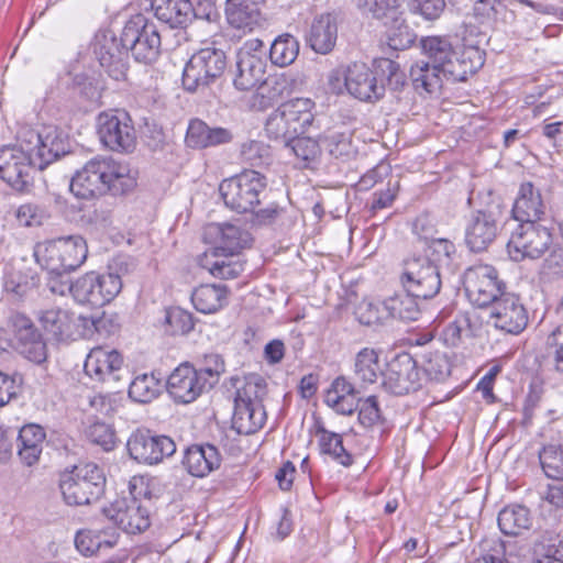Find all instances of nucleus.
<instances>
[{"label": "nucleus", "mask_w": 563, "mask_h": 563, "mask_svg": "<svg viewBox=\"0 0 563 563\" xmlns=\"http://www.w3.org/2000/svg\"><path fill=\"white\" fill-rule=\"evenodd\" d=\"M266 59L261 57L236 56L234 86L239 90H250L265 81Z\"/></svg>", "instance_id": "32"}, {"label": "nucleus", "mask_w": 563, "mask_h": 563, "mask_svg": "<svg viewBox=\"0 0 563 563\" xmlns=\"http://www.w3.org/2000/svg\"><path fill=\"white\" fill-rule=\"evenodd\" d=\"M129 52L123 53H109L102 52L97 55L101 67L106 69L110 77L115 80H121L125 77L128 70V58Z\"/></svg>", "instance_id": "56"}, {"label": "nucleus", "mask_w": 563, "mask_h": 563, "mask_svg": "<svg viewBox=\"0 0 563 563\" xmlns=\"http://www.w3.org/2000/svg\"><path fill=\"white\" fill-rule=\"evenodd\" d=\"M266 421V411L264 407H254L241 402H234V412L232 417V428L239 434H253L257 432Z\"/></svg>", "instance_id": "34"}, {"label": "nucleus", "mask_w": 563, "mask_h": 563, "mask_svg": "<svg viewBox=\"0 0 563 563\" xmlns=\"http://www.w3.org/2000/svg\"><path fill=\"white\" fill-rule=\"evenodd\" d=\"M346 80L347 93L362 102L375 103L385 96L384 80L364 63L349 65Z\"/></svg>", "instance_id": "19"}, {"label": "nucleus", "mask_w": 563, "mask_h": 563, "mask_svg": "<svg viewBox=\"0 0 563 563\" xmlns=\"http://www.w3.org/2000/svg\"><path fill=\"white\" fill-rule=\"evenodd\" d=\"M266 177L253 169H245L242 173L224 179L219 186L220 195L224 205L238 212H254L261 205L266 194Z\"/></svg>", "instance_id": "6"}, {"label": "nucleus", "mask_w": 563, "mask_h": 563, "mask_svg": "<svg viewBox=\"0 0 563 563\" xmlns=\"http://www.w3.org/2000/svg\"><path fill=\"white\" fill-rule=\"evenodd\" d=\"M318 434H320L319 445L322 453L332 456L343 466H350L353 463L351 454L343 446L340 434L328 431L324 428H319Z\"/></svg>", "instance_id": "47"}, {"label": "nucleus", "mask_w": 563, "mask_h": 563, "mask_svg": "<svg viewBox=\"0 0 563 563\" xmlns=\"http://www.w3.org/2000/svg\"><path fill=\"white\" fill-rule=\"evenodd\" d=\"M199 264L212 276L222 279L234 278L241 272V265L232 263L221 253L217 254L216 251L205 252L199 258Z\"/></svg>", "instance_id": "43"}, {"label": "nucleus", "mask_w": 563, "mask_h": 563, "mask_svg": "<svg viewBox=\"0 0 563 563\" xmlns=\"http://www.w3.org/2000/svg\"><path fill=\"white\" fill-rule=\"evenodd\" d=\"M402 2L404 0H357V8L363 14L388 24L390 19L402 12Z\"/></svg>", "instance_id": "42"}, {"label": "nucleus", "mask_w": 563, "mask_h": 563, "mask_svg": "<svg viewBox=\"0 0 563 563\" xmlns=\"http://www.w3.org/2000/svg\"><path fill=\"white\" fill-rule=\"evenodd\" d=\"M409 8L412 13L420 14L428 21L440 18L445 9V0H409Z\"/></svg>", "instance_id": "63"}, {"label": "nucleus", "mask_w": 563, "mask_h": 563, "mask_svg": "<svg viewBox=\"0 0 563 563\" xmlns=\"http://www.w3.org/2000/svg\"><path fill=\"white\" fill-rule=\"evenodd\" d=\"M497 232L498 220L492 211H474L465 224V244L472 252H483L495 241Z\"/></svg>", "instance_id": "22"}, {"label": "nucleus", "mask_w": 563, "mask_h": 563, "mask_svg": "<svg viewBox=\"0 0 563 563\" xmlns=\"http://www.w3.org/2000/svg\"><path fill=\"white\" fill-rule=\"evenodd\" d=\"M266 382L258 375H251L246 378L243 387L236 390L234 402H241L243 399L246 405L254 407H264L263 398L266 395Z\"/></svg>", "instance_id": "50"}, {"label": "nucleus", "mask_w": 563, "mask_h": 563, "mask_svg": "<svg viewBox=\"0 0 563 563\" xmlns=\"http://www.w3.org/2000/svg\"><path fill=\"white\" fill-rule=\"evenodd\" d=\"M547 351L554 372L563 374V323L549 334Z\"/></svg>", "instance_id": "58"}, {"label": "nucleus", "mask_w": 563, "mask_h": 563, "mask_svg": "<svg viewBox=\"0 0 563 563\" xmlns=\"http://www.w3.org/2000/svg\"><path fill=\"white\" fill-rule=\"evenodd\" d=\"M164 324L172 335H185L195 327L192 314L179 307L166 309Z\"/></svg>", "instance_id": "51"}, {"label": "nucleus", "mask_w": 563, "mask_h": 563, "mask_svg": "<svg viewBox=\"0 0 563 563\" xmlns=\"http://www.w3.org/2000/svg\"><path fill=\"white\" fill-rule=\"evenodd\" d=\"M126 448L133 460L147 465L158 464L176 452L172 438L140 429L130 435Z\"/></svg>", "instance_id": "15"}, {"label": "nucleus", "mask_w": 563, "mask_h": 563, "mask_svg": "<svg viewBox=\"0 0 563 563\" xmlns=\"http://www.w3.org/2000/svg\"><path fill=\"white\" fill-rule=\"evenodd\" d=\"M152 8L156 18L170 27H186L191 22L190 0H152Z\"/></svg>", "instance_id": "31"}, {"label": "nucleus", "mask_w": 563, "mask_h": 563, "mask_svg": "<svg viewBox=\"0 0 563 563\" xmlns=\"http://www.w3.org/2000/svg\"><path fill=\"white\" fill-rule=\"evenodd\" d=\"M552 234L540 224L520 223L512 231L507 243V251L512 261L519 262L525 258H539L550 247Z\"/></svg>", "instance_id": "14"}, {"label": "nucleus", "mask_w": 563, "mask_h": 563, "mask_svg": "<svg viewBox=\"0 0 563 563\" xmlns=\"http://www.w3.org/2000/svg\"><path fill=\"white\" fill-rule=\"evenodd\" d=\"M233 135L224 128H210L201 120H192L189 123L186 143L194 148H205L231 142Z\"/></svg>", "instance_id": "29"}, {"label": "nucleus", "mask_w": 563, "mask_h": 563, "mask_svg": "<svg viewBox=\"0 0 563 563\" xmlns=\"http://www.w3.org/2000/svg\"><path fill=\"white\" fill-rule=\"evenodd\" d=\"M427 60L411 66L410 78L419 93H433L441 89L443 78L464 81L484 65V53L475 46L453 48L445 36H427L420 41Z\"/></svg>", "instance_id": "1"}, {"label": "nucleus", "mask_w": 563, "mask_h": 563, "mask_svg": "<svg viewBox=\"0 0 563 563\" xmlns=\"http://www.w3.org/2000/svg\"><path fill=\"white\" fill-rule=\"evenodd\" d=\"M45 439V429L40 424L27 423L20 429L16 438L18 456L24 465L33 466L38 463Z\"/></svg>", "instance_id": "27"}, {"label": "nucleus", "mask_w": 563, "mask_h": 563, "mask_svg": "<svg viewBox=\"0 0 563 563\" xmlns=\"http://www.w3.org/2000/svg\"><path fill=\"white\" fill-rule=\"evenodd\" d=\"M71 295L79 303L102 307L103 299L99 291L98 274L90 272L73 283Z\"/></svg>", "instance_id": "40"}, {"label": "nucleus", "mask_w": 563, "mask_h": 563, "mask_svg": "<svg viewBox=\"0 0 563 563\" xmlns=\"http://www.w3.org/2000/svg\"><path fill=\"white\" fill-rule=\"evenodd\" d=\"M386 26L385 40L386 44L395 51H402L409 47L415 38V34L402 19V12L395 19H390Z\"/></svg>", "instance_id": "46"}, {"label": "nucleus", "mask_w": 563, "mask_h": 563, "mask_svg": "<svg viewBox=\"0 0 563 563\" xmlns=\"http://www.w3.org/2000/svg\"><path fill=\"white\" fill-rule=\"evenodd\" d=\"M227 68V55L217 47H205L196 52L187 62L183 73V86L195 92L220 78Z\"/></svg>", "instance_id": "10"}, {"label": "nucleus", "mask_w": 563, "mask_h": 563, "mask_svg": "<svg viewBox=\"0 0 563 563\" xmlns=\"http://www.w3.org/2000/svg\"><path fill=\"white\" fill-rule=\"evenodd\" d=\"M36 162L16 139V144L0 148V178L18 192H30L34 185Z\"/></svg>", "instance_id": "8"}, {"label": "nucleus", "mask_w": 563, "mask_h": 563, "mask_svg": "<svg viewBox=\"0 0 563 563\" xmlns=\"http://www.w3.org/2000/svg\"><path fill=\"white\" fill-rule=\"evenodd\" d=\"M203 239L214 244L211 251L222 254L225 257L239 254L242 250L250 247L252 236L249 231L232 223H211L205 228Z\"/></svg>", "instance_id": "20"}, {"label": "nucleus", "mask_w": 563, "mask_h": 563, "mask_svg": "<svg viewBox=\"0 0 563 563\" xmlns=\"http://www.w3.org/2000/svg\"><path fill=\"white\" fill-rule=\"evenodd\" d=\"M225 14L232 26L253 30L262 19L261 3L258 0H227Z\"/></svg>", "instance_id": "30"}, {"label": "nucleus", "mask_w": 563, "mask_h": 563, "mask_svg": "<svg viewBox=\"0 0 563 563\" xmlns=\"http://www.w3.org/2000/svg\"><path fill=\"white\" fill-rule=\"evenodd\" d=\"M383 77L380 79L385 82V88L389 87L391 90H399L405 85V74L401 71L399 64L391 59H383L378 64Z\"/></svg>", "instance_id": "64"}, {"label": "nucleus", "mask_w": 563, "mask_h": 563, "mask_svg": "<svg viewBox=\"0 0 563 563\" xmlns=\"http://www.w3.org/2000/svg\"><path fill=\"white\" fill-rule=\"evenodd\" d=\"M498 527L506 536H518L532 525L530 510L521 505H509L498 514Z\"/></svg>", "instance_id": "35"}, {"label": "nucleus", "mask_w": 563, "mask_h": 563, "mask_svg": "<svg viewBox=\"0 0 563 563\" xmlns=\"http://www.w3.org/2000/svg\"><path fill=\"white\" fill-rule=\"evenodd\" d=\"M338 38V19L332 13L317 16L310 26L308 43L319 54H328L335 46Z\"/></svg>", "instance_id": "28"}, {"label": "nucleus", "mask_w": 563, "mask_h": 563, "mask_svg": "<svg viewBox=\"0 0 563 563\" xmlns=\"http://www.w3.org/2000/svg\"><path fill=\"white\" fill-rule=\"evenodd\" d=\"M229 289L222 284L198 286L191 295L195 308L201 313H216L228 303Z\"/></svg>", "instance_id": "33"}, {"label": "nucleus", "mask_w": 563, "mask_h": 563, "mask_svg": "<svg viewBox=\"0 0 563 563\" xmlns=\"http://www.w3.org/2000/svg\"><path fill=\"white\" fill-rule=\"evenodd\" d=\"M241 156L252 166H261L271 157L269 147L261 141H249L242 144Z\"/></svg>", "instance_id": "59"}, {"label": "nucleus", "mask_w": 563, "mask_h": 563, "mask_svg": "<svg viewBox=\"0 0 563 563\" xmlns=\"http://www.w3.org/2000/svg\"><path fill=\"white\" fill-rule=\"evenodd\" d=\"M117 542L118 540L114 536L107 538L104 532L90 529L80 530L75 537L76 549L86 556L109 550L113 548Z\"/></svg>", "instance_id": "37"}, {"label": "nucleus", "mask_w": 563, "mask_h": 563, "mask_svg": "<svg viewBox=\"0 0 563 563\" xmlns=\"http://www.w3.org/2000/svg\"><path fill=\"white\" fill-rule=\"evenodd\" d=\"M532 563H563V541L550 534H542L533 543Z\"/></svg>", "instance_id": "44"}, {"label": "nucleus", "mask_w": 563, "mask_h": 563, "mask_svg": "<svg viewBox=\"0 0 563 563\" xmlns=\"http://www.w3.org/2000/svg\"><path fill=\"white\" fill-rule=\"evenodd\" d=\"M18 134L24 148L34 157L40 170L69 152L68 137L57 126L46 125L40 131L25 126Z\"/></svg>", "instance_id": "7"}, {"label": "nucleus", "mask_w": 563, "mask_h": 563, "mask_svg": "<svg viewBox=\"0 0 563 563\" xmlns=\"http://www.w3.org/2000/svg\"><path fill=\"white\" fill-rule=\"evenodd\" d=\"M401 282L406 291L420 299L433 298L442 285L439 267L427 257L415 254L404 262Z\"/></svg>", "instance_id": "12"}, {"label": "nucleus", "mask_w": 563, "mask_h": 563, "mask_svg": "<svg viewBox=\"0 0 563 563\" xmlns=\"http://www.w3.org/2000/svg\"><path fill=\"white\" fill-rule=\"evenodd\" d=\"M159 394V382L153 374L136 376L130 384L129 397L135 402L146 404Z\"/></svg>", "instance_id": "48"}, {"label": "nucleus", "mask_w": 563, "mask_h": 563, "mask_svg": "<svg viewBox=\"0 0 563 563\" xmlns=\"http://www.w3.org/2000/svg\"><path fill=\"white\" fill-rule=\"evenodd\" d=\"M321 145L331 157L346 161L354 156L355 148L349 131H328L321 135Z\"/></svg>", "instance_id": "38"}, {"label": "nucleus", "mask_w": 563, "mask_h": 563, "mask_svg": "<svg viewBox=\"0 0 563 563\" xmlns=\"http://www.w3.org/2000/svg\"><path fill=\"white\" fill-rule=\"evenodd\" d=\"M15 349L29 361L41 364L46 361V344L33 322L25 316L16 313L12 316Z\"/></svg>", "instance_id": "21"}, {"label": "nucleus", "mask_w": 563, "mask_h": 563, "mask_svg": "<svg viewBox=\"0 0 563 563\" xmlns=\"http://www.w3.org/2000/svg\"><path fill=\"white\" fill-rule=\"evenodd\" d=\"M539 459L542 470L549 478L563 482V449L561 446H544Z\"/></svg>", "instance_id": "52"}, {"label": "nucleus", "mask_w": 563, "mask_h": 563, "mask_svg": "<svg viewBox=\"0 0 563 563\" xmlns=\"http://www.w3.org/2000/svg\"><path fill=\"white\" fill-rule=\"evenodd\" d=\"M422 367L430 379L442 382L450 376L452 364L446 353L433 351L423 354Z\"/></svg>", "instance_id": "49"}, {"label": "nucleus", "mask_w": 563, "mask_h": 563, "mask_svg": "<svg viewBox=\"0 0 563 563\" xmlns=\"http://www.w3.org/2000/svg\"><path fill=\"white\" fill-rule=\"evenodd\" d=\"M455 252V246L446 239H434L427 244L422 253L416 254L419 257H427L437 267L450 258Z\"/></svg>", "instance_id": "57"}, {"label": "nucleus", "mask_w": 563, "mask_h": 563, "mask_svg": "<svg viewBox=\"0 0 563 563\" xmlns=\"http://www.w3.org/2000/svg\"><path fill=\"white\" fill-rule=\"evenodd\" d=\"M489 319L496 329L519 334L528 325L529 313L518 295L504 292L489 307Z\"/></svg>", "instance_id": "16"}, {"label": "nucleus", "mask_w": 563, "mask_h": 563, "mask_svg": "<svg viewBox=\"0 0 563 563\" xmlns=\"http://www.w3.org/2000/svg\"><path fill=\"white\" fill-rule=\"evenodd\" d=\"M289 146L296 157L301 159L305 166H308L310 163L316 162L321 154V136L317 141L311 137H299L298 135L290 141Z\"/></svg>", "instance_id": "55"}, {"label": "nucleus", "mask_w": 563, "mask_h": 563, "mask_svg": "<svg viewBox=\"0 0 563 563\" xmlns=\"http://www.w3.org/2000/svg\"><path fill=\"white\" fill-rule=\"evenodd\" d=\"M313 107L314 102L309 98H295L284 102L266 120L267 137L289 146L292 139L311 125Z\"/></svg>", "instance_id": "5"}, {"label": "nucleus", "mask_w": 563, "mask_h": 563, "mask_svg": "<svg viewBox=\"0 0 563 563\" xmlns=\"http://www.w3.org/2000/svg\"><path fill=\"white\" fill-rule=\"evenodd\" d=\"M133 498L131 500L117 499L109 507L103 509L106 517L115 523L126 533H139L146 530L150 522L148 510L143 507L136 498V485L131 484Z\"/></svg>", "instance_id": "18"}, {"label": "nucleus", "mask_w": 563, "mask_h": 563, "mask_svg": "<svg viewBox=\"0 0 563 563\" xmlns=\"http://www.w3.org/2000/svg\"><path fill=\"white\" fill-rule=\"evenodd\" d=\"M121 44L131 52L136 62L150 64L159 55L161 35L154 22L137 14L125 23Z\"/></svg>", "instance_id": "9"}, {"label": "nucleus", "mask_w": 563, "mask_h": 563, "mask_svg": "<svg viewBox=\"0 0 563 563\" xmlns=\"http://www.w3.org/2000/svg\"><path fill=\"white\" fill-rule=\"evenodd\" d=\"M97 131L102 144L111 151L130 153L135 148V129L125 111L100 113L97 118Z\"/></svg>", "instance_id": "13"}, {"label": "nucleus", "mask_w": 563, "mask_h": 563, "mask_svg": "<svg viewBox=\"0 0 563 563\" xmlns=\"http://www.w3.org/2000/svg\"><path fill=\"white\" fill-rule=\"evenodd\" d=\"M417 299L419 298L408 291H406V294L395 295L385 299V309H387L388 320H417L420 314Z\"/></svg>", "instance_id": "39"}, {"label": "nucleus", "mask_w": 563, "mask_h": 563, "mask_svg": "<svg viewBox=\"0 0 563 563\" xmlns=\"http://www.w3.org/2000/svg\"><path fill=\"white\" fill-rule=\"evenodd\" d=\"M87 435L91 442L101 445L106 451H110L114 446V431L104 422L96 421L91 423L87 429Z\"/></svg>", "instance_id": "60"}, {"label": "nucleus", "mask_w": 563, "mask_h": 563, "mask_svg": "<svg viewBox=\"0 0 563 563\" xmlns=\"http://www.w3.org/2000/svg\"><path fill=\"white\" fill-rule=\"evenodd\" d=\"M40 322L46 332L58 339L70 334L73 316L67 310L52 308L41 313Z\"/></svg>", "instance_id": "45"}, {"label": "nucleus", "mask_w": 563, "mask_h": 563, "mask_svg": "<svg viewBox=\"0 0 563 563\" xmlns=\"http://www.w3.org/2000/svg\"><path fill=\"white\" fill-rule=\"evenodd\" d=\"M299 54V42L291 34L277 36L269 48V58L274 65L285 67L291 65Z\"/></svg>", "instance_id": "41"}, {"label": "nucleus", "mask_w": 563, "mask_h": 563, "mask_svg": "<svg viewBox=\"0 0 563 563\" xmlns=\"http://www.w3.org/2000/svg\"><path fill=\"white\" fill-rule=\"evenodd\" d=\"M123 360L115 350L96 347L87 355L84 369L98 382H118L121 379Z\"/></svg>", "instance_id": "24"}, {"label": "nucleus", "mask_w": 563, "mask_h": 563, "mask_svg": "<svg viewBox=\"0 0 563 563\" xmlns=\"http://www.w3.org/2000/svg\"><path fill=\"white\" fill-rule=\"evenodd\" d=\"M166 387L169 396L179 404H190L208 390L196 368L188 363L180 364L172 372Z\"/></svg>", "instance_id": "23"}, {"label": "nucleus", "mask_w": 563, "mask_h": 563, "mask_svg": "<svg viewBox=\"0 0 563 563\" xmlns=\"http://www.w3.org/2000/svg\"><path fill=\"white\" fill-rule=\"evenodd\" d=\"M59 488L68 506L91 505L106 488L103 471L95 463H80L60 475Z\"/></svg>", "instance_id": "3"}, {"label": "nucleus", "mask_w": 563, "mask_h": 563, "mask_svg": "<svg viewBox=\"0 0 563 563\" xmlns=\"http://www.w3.org/2000/svg\"><path fill=\"white\" fill-rule=\"evenodd\" d=\"M383 388L396 396L416 391L420 387V376L415 358L408 353L395 356L383 374Z\"/></svg>", "instance_id": "17"}, {"label": "nucleus", "mask_w": 563, "mask_h": 563, "mask_svg": "<svg viewBox=\"0 0 563 563\" xmlns=\"http://www.w3.org/2000/svg\"><path fill=\"white\" fill-rule=\"evenodd\" d=\"M514 219L521 223H536L543 220L547 205L541 192L532 183H523L512 206Z\"/></svg>", "instance_id": "25"}, {"label": "nucleus", "mask_w": 563, "mask_h": 563, "mask_svg": "<svg viewBox=\"0 0 563 563\" xmlns=\"http://www.w3.org/2000/svg\"><path fill=\"white\" fill-rule=\"evenodd\" d=\"M135 186V178L128 165L111 157L97 156L88 161L71 178V192L82 199H89L109 190L125 192Z\"/></svg>", "instance_id": "2"}, {"label": "nucleus", "mask_w": 563, "mask_h": 563, "mask_svg": "<svg viewBox=\"0 0 563 563\" xmlns=\"http://www.w3.org/2000/svg\"><path fill=\"white\" fill-rule=\"evenodd\" d=\"M471 327V320L466 314H459L442 331V340L445 345L454 347L462 341V332Z\"/></svg>", "instance_id": "62"}, {"label": "nucleus", "mask_w": 563, "mask_h": 563, "mask_svg": "<svg viewBox=\"0 0 563 563\" xmlns=\"http://www.w3.org/2000/svg\"><path fill=\"white\" fill-rule=\"evenodd\" d=\"M221 454L212 444H194L185 451L183 465L196 477H205L221 465Z\"/></svg>", "instance_id": "26"}, {"label": "nucleus", "mask_w": 563, "mask_h": 563, "mask_svg": "<svg viewBox=\"0 0 563 563\" xmlns=\"http://www.w3.org/2000/svg\"><path fill=\"white\" fill-rule=\"evenodd\" d=\"M355 391V387L345 377L340 376L333 380L330 388L324 395V402L327 406L335 410L340 406L346 395Z\"/></svg>", "instance_id": "61"}, {"label": "nucleus", "mask_w": 563, "mask_h": 563, "mask_svg": "<svg viewBox=\"0 0 563 563\" xmlns=\"http://www.w3.org/2000/svg\"><path fill=\"white\" fill-rule=\"evenodd\" d=\"M224 371V361L219 354L214 353L205 355L199 368H196V373L199 374L202 385H205L208 390L218 384Z\"/></svg>", "instance_id": "54"}, {"label": "nucleus", "mask_w": 563, "mask_h": 563, "mask_svg": "<svg viewBox=\"0 0 563 563\" xmlns=\"http://www.w3.org/2000/svg\"><path fill=\"white\" fill-rule=\"evenodd\" d=\"M463 286L468 300L479 308L490 307L505 291L495 267L478 264L463 274Z\"/></svg>", "instance_id": "11"}, {"label": "nucleus", "mask_w": 563, "mask_h": 563, "mask_svg": "<svg viewBox=\"0 0 563 563\" xmlns=\"http://www.w3.org/2000/svg\"><path fill=\"white\" fill-rule=\"evenodd\" d=\"M379 353L371 347L357 352L354 360V376L363 385L374 384L382 374Z\"/></svg>", "instance_id": "36"}, {"label": "nucleus", "mask_w": 563, "mask_h": 563, "mask_svg": "<svg viewBox=\"0 0 563 563\" xmlns=\"http://www.w3.org/2000/svg\"><path fill=\"white\" fill-rule=\"evenodd\" d=\"M33 255L48 273H70L84 264L88 247L80 235H69L37 243Z\"/></svg>", "instance_id": "4"}, {"label": "nucleus", "mask_w": 563, "mask_h": 563, "mask_svg": "<svg viewBox=\"0 0 563 563\" xmlns=\"http://www.w3.org/2000/svg\"><path fill=\"white\" fill-rule=\"evenodd\" d=\"M354 313L358 322L364 325L383 324L388 320L385 300L372 301L364 299L357 305Z\"/></svg>", "instance_id": "53"}]
</instances>
